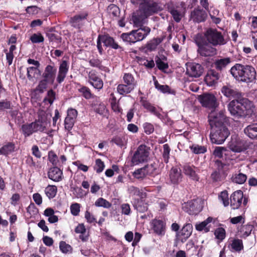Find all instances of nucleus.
<instances>
[{
	"mask_svg": "<svg viewBox=\"0 0 257 257\" xmlns=\"http://www.w3.org/2000/svg\"><path fill=\"white\" fill-rule=\"evenodd\" d=\"M195 41L197 45L198 52L202 56H211L217 52L215 47L224 45L226 43L221 32L215 29L209 28L204 32V35L198 34Z\"/></svg>",
	"mask_w": 257,
	"mask_h": 257,
	"instance_id": "1",
	"label": "nucleus"
},
{
	"mask_svg": "<svg viewBox=\"0 0 257 257\" xmlns=\"http://www.w3.org/2000/svg\"><path fill=\"white\" fill-rule=\"evenodd\" d=\"M162 9L159 4L152 0H143L140 4L139 9L133 14L132 20L136 27H141L149 17Z\"/></svg>",
	"mask_w": 257,
	"mask_h": 257,
	"instance_id": "2",
	"label": "nucleus"
},
{
	"mask_svg": "<svg viewBox=\"0 0 257 257\" xmlns=\"http://www.w3.org/2000/svg\"><path fill=\"white\" fill-rule=\"evenodd\" d=\"M231 115L236 118H244L250 115L253 111V105L247 99H234L227 106Z\"/></svg>",
	"mask_w": 257,
	"mask_h": 257,
	"instance_id": "3",
	"label": "nucleus"
},
{
	"mask_svg": "<svg viewBox=\"0 0 257 257\" xmlns=\"http://www.w3.org/2000/svg\"><path fill=\"white\" fill-rule=\"evenodd\" d=\"M230 71L232 76L238 81L249 83L253 82L256 78L255 69L250 65L235 64Z\"/></svg>",
	"mask_w": 257,
	"mask_h": 257,
	"instance_id": "4",
	"label": "nucleus"
},
{
	"mask_svg": "<svg viewBox=\"0 0 257 257\" xmlns=\"http://www.w3.org/2000/svg\"><path fill=\"white\" fill-rule=\"evenodd\" d=\"M151 29L148 27H143L130 33H123L121 38L123 41L129 43H135L144 40L150 33Z\"/></svg>",
	"mask_w": 257,
	"mask_h": 257,
	"instance_id": "5",
	"label": "nucleus"
},
{
	"mask_svg": "<svg viewBox=\"0 0 257 257\" xmlns=\"http://www.w3.org/2000/svg\"><path fill=\"white\" fill-rule=\"evenodd\" d=\"M229 134L226 126L211 127L210 139L213 144H222L228 137Z\"/></svg>",
	"mask_w": 257,
	"mask_h": 257,
	"instance_id": "6",
	"label": "nucleus"
},
{
	"mask_svg": "<svg viewBox=\"0 0 257 257\" xmlns=\"http://www.w3.org/2000/svg\"><path fill=\"white\" fill-rule=\"evenodd\" d=\"M149 154V148L146 145H140L132 157V164L134 165H137L147 162L148 160Z\"/></svg>",
	"mask_w": 257,
	"mask_h": 257,
	"instance_id": "7",
	"label": "nucleus"
},
{
	"mask_svg": "<svg viewBox=\"0 0 257 257\" xmlns=\"http://www.w3.org/2000/svg\"><path fill=\"white\" fill-rule=\"evenodd\" d=\"M101 43L106 47H111L114 49L119 48V45L115 42L113 38L108 35H99L97 39V47L100 54L103 52Z\"/></svg>",
	"mask_w": 257,
	"mask_h": 257,
	"instance_id": "8",
	"label": "nucleus"
},
{
	"mask_svg": "<svg viewBox=\"0 0 257 257\" xmlns=\"http://www.w3.org/2000/svg\"><path fill=\"white\" fill-rule=\"evenodd\" d=\"M200 199H194L182 204L183 210L190 215L198 214L202 210Z\"/></svg>",
	"mask_w": 257,
	"mask_h": 257,
	"instance_id": "9",
	"label": "nucleus"
},
{
	"mask_svg": "<svg viewBox=\"0 0 257 257\" xmlns=\"http://www.w3.org/2000/svg\"><path fill=\"white\" fill-rule=\"evenodd\" d=\"M225 117L223 111H212L209 115V121L211 127L225 126Z\"/></svg>",
	"mask_w": 257,
	"mask_h": 257,
	"instance_id": "10",
	"label": "nucleus"
},
{
	"mask_svg": "<svg viewBox=\"0 0 257 257\" xmlns=\"http://www.w3.org/2000/svg\"><path fill=\"white\" fill-rule=\"evenodd\" d=\"M203 67L198 63H190L186 65V74L192 77H199L203 72Z\"/></svg>",
	"mask_w": 257,
	"mask_h": 257,
	"instance_id": "11",
	"label": "nucleus"
},
{
	"mask_svg": "<svg viewBox=\"0 0 257 257\" xmlns=\"http://www.w3.org/2000/svg\"><path fill=\"white\" fill-rule=\"evenodd\" d=\"M200 103L203 106L214 108L217 106L218 103L214 95L210 94H205L199 97Z\"/></svg>",
	"mask_w": 257,
	"mask_h": 257,
	"instance_id": "12",
	"label": "nucleus"
},
{
	"mask_svg": "<svg viewBox=\"0 0 257 257\" xmlns=\"http://www.w3.org/2000/svg\"><path fill=\"white\" fill-rule=\"evenodd\" d=\"M77 116V111L73 108L67 110V115L64 121L65 129L70 131L73 127Z\"/></svg>",
	"mask_w": 257,
	"mask_h": 257,
	"instance_id": "13",
	"label": "nucleus"
},
{
	"mask_svg": "<svg viewBox=\"0 0 257 257\" xmlns=\"http://www.w3.org/2000/svg\"><path fill=\"white\" fill-rule=\"evenodd\" d=\"M88 82L95 89H101L103 86V82L97 73L93 70L89 72L88 74Z\"/></svg>",
	"mask_w": 257,
	"mask_h": 257,
	"instance_id": "14",
	"label": "nucleus"
},
{
	"mask_svg": "<svg viewBox=\"0 0 257 257\" xmlns=\"http://www.w3.org/2000/svg\"><path fill=\"white\" fill-rule=\"evenodd\" d=\"M48 124L47 116L45 113L42 112L39 116V118L33 122V132H43Z\"/></svg>",
	"mask_w": 257,
	"mask_h": 257,
	"instance_id": "15",
	"label": "nucleus"
},
{
	"mask_svg": "<svg viewBox=\"0 0 257 257\" xmlns=\"http://www.w3.org/2000/svg\"><path fill=\"white\" fill-rule=\"evenodd\" d=\"M57 68L53 65H48L45 68L42 76L48 83H53L57 73Z\"/></svg>",
	"mask_w": 257,
	"mask_h": 257,
	"instance_id": "16",
	"label": "nucleus"
},
{
	"mask_svg": "<svg viewBox=\"0 0 257 257\" xmlns=\"http://www.w3.org/2000/svg\"><path fill=\"white\" fill-rule=\"evenodd\" d=\"M243 198V192L237 190L232 194L230 196V205L233 209H238L241 205Z\"/></svg>",
	"mask_w": 257,
	"mask_h": 257,
	"instance_id": "17",
	"label": "nucleus"
},
{
	"mask_svg": "<svg viewBox=\"0 0 257 257\" xmlns=\"http://www.w3.org/2000/svg\"><path fill=\"white\" fill-rule=\"evenodd\" d=\"M221 92L224 96L229 98H233L237 99L241 96L240 93L230 85L223 86L221 88Z\"/></svg>",
	"mask_w": 257,
	"mask_h": 257,
	"instance_id": "18",
	"label": "nucleus"
},
{
	"mask_svg": "<svg viewBox=\"0 0 257 257\" xmlns=\"http://www.w3.org/2000/svg\"><path fill=\"white\" fill-rule=\"evenodd\" d=\"M69 69V65L66 61L63 60L60 64L56 80L61 83L65 79Z\"/></svg>",
	"mask_w": 257,
	"mask_h": 257,
	"instance_id": "19",
	"label": "nucleus"
},
{
	"mask_svg": "<svg viewBox=\"0 0 257 257\" xmlns=\"http://www.w3.org/2000/svg\"><path fill=\"white\" fill-rule=\"evenodd\" d=\"M228 248L231 252H239L243 249V242L238 238H232L229 240Z\"/></svg>",
	"mask_w": 257,
	"mask_h": 257,
	"instance_id": "20",
	"label": "nucleus"
},
{
	"mask_svg": "<svg viewBox=\"0 0 257 257\" xmlns=\"http://www.w3.org/2000/svg\"><path fill=\"white\" fill-rule=\"evenodd\" d=\"M152 228L154 232L158 235L164 234L165 229V224L161 220L153 219L151 222Z\"/></svg>",
	"mask_w": 257,
	"mask_h": 257,
	"instance_id": "21",
	"label": "nucleus"
},
{
	"mask_svg": "<svg viewBox=\"0 0 257 257\" xmlns=\"http://www.w3.org/2000/svg\"><path fill=\"white\" fill-rule=\"evenodd\" d=\"M220 77V74L214 70L209 71L205 76V81L208 86L215 84Z\"/></svg>",
	"mask_w": 257,
	"mask_h": 257,
	"instance_id": "22",
	"label": "nucleus"
},
{
	"mask_svg": "<svg viewBox=\"0 0 257 257\" xmlns=\"http://www.w3.org/2000/svg\"><path fill=\"white\" fill-rule=\"evenodd\" d=\"M170 180L171 183L177 184L182 180V174L180 169L177 168H172L169 173Z\"/></svg>",
	"mask_w": 257,
	"mask_h": 257,
	"instance_id": "23",
	"label": "nucleus"
},
{
	"mask_svg": "<svg viewBox=\"0 0 257 257\" xmlns=\"http://www.w3.org/2000/svg\"><path fill=\"white\" fill-rule=\"evenodd\" d=\"M197 170L195 167L189 165H185L183 168L184 174L191 179L195 181H198L199 179V177L197 173Z\"/></svg>",
	"mask_w": 257,
	"mask_h": 257,
	"instance_id": "24",
	"label": "nucleus"
},
{
	"mask_svg": "<svg viewBox=\"0 0 257 257\" xmlns=\"http://www.w3.org/2000/svg\"><path fill=\"white\" fill-rule=\"evenodd\" d=\"M62 171L58 167H53L50 169L48 172V177L50 179L59 182L62 179Z\"/></svg>",
	"mask_w": 257,
	"mask_h": 257,
	"instance_id": "25",
	"label": "nucleus"
},
{
	"mask_svg": "<svg viewBox=\"0 0 257 257\" xmlns=\"http://www.w3.org/2000/svg\"><path fill=\"white\" fill-rule=\"evenodd\" d=\"M87 14L83 13L75 16L71 18L72 26L76 28H80L83 25L84 21L86 19Z\"/></svg>",
	"mask_w": 257,
	"mask_h": 257,
	"instance_id": "26",
	"label": "nucleus"
},
{
	"mask_svg": "<svg viewBox=\"0 0 257 257\" xmlns=\"http://www.w3.org/2000/svg\"><path fill=\"white\" fill-rule=\"evenodd\" d=\"M214 219L212 217H208L206 220L201 222L197 223L195 224V228L197 230L201 231L204 230L205 232H207L210 230V225H209L212 222Z\"/></svg>",
	"mask_w": 257,
	"mask_h": 257,
	"instance_id": "27",
	"label": "nucleus"
},
{
	"mask_svg": "<svg viewBox=\"0 0 257 257\" xmlns=\"http://www.w3.org/2000/svg\"><path fill=\"white\" fill-rule=\"evenodd\" d=\"M244 133L249 138L257 140V123L247 125L244 129Z\"/></svg>",
	"mask_w": 257,
	"mask_h": 257,
	"instance_id": "28",
	"label": "nucleus"
},
{
	"mask_svg": "<svg viewBox=\"0 0 257 257\" xmlns=\"http://www.w3.org/2000/svg\"><path fill=\"white\" fill-rule=\"evenodd\" d=\"M253 228V226L252 225L246 224L242 225L238 228V235L240 237L246 238L250 234Z\"/></svg>",
	"mask_w": 257,
	"mask_h": 257,
	"instance_id": "29",
	"label": "nucleus"
},
{
	"mask_svg": "<svg viewBox=\"0 0 257 257\" xmlns=\"http://www.w3.org/2000/svg\"><path fill=\"white\" fill-rule=\"evenodd\" d=\"M230 63L229 58L226 57L218 59L215 60L213 63V66L218 71H221Z\"/></svg>",
	"mask_w": 257,
	"mask_h": 257,
	"instance_id": "30",
	"label": "nucleus"
},
{
	"mask_svg": "<svg viewBox=\"0 0 257 257\" xmlns=\"http://www.w3.org/2000/svg\"><path fill=\"white\" fill-rule=\"evenodd\" d=\"M206 17L205 12L200 10H195L191 13V18L193 21L199 23L204 21Z\"/></svg>",
	"mask_w": 257,
	"mask_h": 257,
	"instance_id": "31",
	"label": "nucleus"
},
{
	"mask_svg": "<svg viewBox=\"0 0 257 257\" xmlns=\"http://www.w3.org/2000/svg\"><path fill=\"white\" fill-rule=\"evenodd\" d=\"M134 208L139 212L143 213L148 209V204L143 200H137L134 203Z\"/></svg>",
	"mask_w": 257,
	"mask_h": 257,
	"instance_id": "32",
	"label": "nucleus"
},
{
	"mask_svg": "<svg viewBox=\"0 0 257 257\" xmlns=\"http://www.w3.org/2000/svg\"><path fill=\"white\" fill-rule=\"evenodd\" d=\"M135 87L125 84H120L117 87V91L118 93L121 95H125L131 93Z\"/></svg>",
	"mask_w": 257,
	"mask_h": 257,
	"instance_id": "33",
	"label": "nucleus"
},
{
	"mask_svg": "<svg viewBox=\"0 0 257 257\" xmlns=\"http://www.w3.org/2000/svg\"><path fill=\"white\" fill-rule=\"evenodd\" d=\"M192 230V225L191 223H187L182 228L180 232L181 235L183 236V238L186 239L191 235Z\"/></svg>",
	"mask_w": 257,
	"mask_h": 257,
	"instance_id": "34",
	"label": "nucleus"
},
{
	"mask_svg": "<svg viewBox=\"0 0 257 257\" xmlns=\"http://www.w3.org/2000/svg\"><path fill=\"white\" fill-rule=\"evenodd\" d=\"M155 88L163 93L175 94L174 90H172L169 86L167 85H161L156 80L154 82Z\"/></svg>",
	"mask_w": 257,
	"mask_h": 257,
	"instance_id": "35",
	"label": "nucleus"
},
{
	"mask_svg": "<svg viewBox=\"0 0 257 257\" xmlns=\"http://www.w3.org/2000/svg\"><path fill=\"white\" fill-rule=\"evenodd\" d=\"M44 215L48 217V221L51 223H54L58 221V216L54 215V211L51 208H47L45 210Z\"/></svg>",
	"mask_w": 257,
	"mask_h": 257,
	"instance_id": "36",
	"label": "nucleus"
},
{
	"mask_svg": "<svg viewBox=\"0 0 257 257\" xmlns=\"http://www.w3.org/2000/svg\"><path fill=\"white\" fill-rule=\"evenodd\" d=\"M15 146L14 144L11 143H9L4 145L0 149V154L7 156L14 151Z\"/></svg>",
	"mask_w": 257,
	"mask_h": 257,
	"instance_id": "37",
	"label": "nucleus"
},
{
	"mask_svg": "<svg viewBox=\"0 0 257 257\" xmlns=\"http://www.w3.org/2000/svg\"><path fill=\"white\" fill-rule=\"evenodd\" d=\"M229 152L223 147H216L213 152V155L218 158H223V155H227Z\"/></svg>",
	"mask_w": 257,
	"mask_h": 257,
	"instance_id": "38",
	"label": "nucleus"
},
{
	"mask_svg": "<svg viewBox=\"0 0 257 257\" xmlns=\"http://www.w3.org/2000/svg\"><path fill=\"white\" fill-rule=\"evenodd\" d=\"M75 231L77 233L81 234L79 236V238L83 241H85L88 239V236L84 235L86 232V228L83 224H79L75 228Z\"/></svg>",
	"mask_w": 257,
	"mask_h": 257,
	"instance_id": "39",
	"label": "nucleus"
},
{
	"mask_svg": "<svg viewBox=\"0 0 257 257\" xmlns=\"http://www.w3.org/2000/svg\"><path fill=\"white\" fill-rule=\"evenodd\" d=\"M228 147L234 152L239 153L244 150V148L240 142H234L233 140L229 143Z\"/></svg>",
	"mask_w": 257,
	"mask_h": 257,
	"instance_id": "40",
	"label": "nucleus"
},
{
	"mask_svg": "<svg viewBox=\"0 0 257 257\" xmlns=\"http://www.w3.org/2000/svg\"><path fill=\"white\" fill-rule=\"evenodd\" d=\"M124 84L129 85L133 87H136V83L134 76L130 73H125L123 76Z\"/></svg>",
	"mask_w": 257,
	"mask_h": 257,
	"instance_id": "41",
	"label": "nucleus"
},
{
	"mask_svg": "<svg viewBox=\"0 0 257 257\" xmlns=\"http://www.w3.org/2000/svg\"><path fill=\"white\" fill-rule=\"evenodd\" d=\"M232 181L236 184H243L247 179L246 175L239 173L236 174L232 176Z\"/></svg>",
	"mask_w": 257,
	"mask_h": 257,
	"instance_id": "42",
	"label": "nucleus"
},
{
	"mask_svg": "<svg viewBox=\"0 0 257 257\" xmlns=\"http://www.w3.org/2000/svg\"><path fill=\"white\" fill-rule=\"evenodd\" d=\"M143 105L144 108H145L151 113H153L156 116H158V117H160V113L157 110V108L152 105L150 103L147 101H145L143 102Z\"/></svg>",
	"mask_w": 257,
	"mask_h": 257,
	"instance_id": "43",
	"label": "nucleus"
},
{
	"mask_svg": "<svg viewBox=\"0 0 257 257\" xmlns=\"http://www.w3.org/2000/svg\"><path fill=\"white\" fill-rule=\"evenodd\" d=\"M57 187L54 185H48L45 188V193L49 198L54 197L57 193Z\"/></svg>",
	"mask_w": 257,
	"mask_h": 257,
	"instance_id": "44",
	"label": "nucleus"
},
{
	"mask_svg": "<svg viewBox=\"0 0 257 257\" xmlns=\"http://www.w3.org/2000/svg\"><path fill=\"white\" fill-rule=\"evenodd\" d=\"M95 205L97 207H102L105 208H109L111 207V204L103 198H99L95 202Z\"/></svg>",
	"mask_w": 257,
	"mask_h": 257,
	"instance_id": "45",
	"label": "nucleus"
},
{
	"mask_svg": "<svg viewBox=\"0 0 257 257\" xmlns=\"http://www.w3.org/2000/svg\"><path fill=\"white\" fill-rule=\"evenodd\" d=\"M128 193L132 196H136L142 197L143 195V192L137 187L130 186L127 189Z\"/></svg>",
	"mask_w": 257,
	"mask_h": 257,
	"instance_id": "46",
	"label": "nucleus"
},
{
	"mask_svg": "<svg viewBox=\"0 0 257 257\" xmlns=\"http://www.w3.org/2000/svg\"><path fill=\"white\" fill-rule=\"evenodd\" d=\"M146 175H147V173L144 167L139 169L133 173L134 177L138 179H143Z\"/></svg>",
	"mask_w": 257,
	"mask_h": 257,
	"instance_id": "47",
	"label": "nucleus"
},
{
	"mask_svg": "<svg viewBox=\"0 0 257 257\" xmlns=\"http://www.w3.org/2000/svg\"><path fill=\"white\" fill-rule=\"evenodd\" d=\"M190 149L196 154H203L207 151V149L205 147L198 145H193L190 147Z\"/></svg>",
	"mask_w": 257,
	"mask_h": 257,
	"instance_id": "48",
	"label": "nucleus"
},
{
	"mask_svg": "<svg viewBox=\"0 0 257 257\" xmlns=\"http://www.w3.org/2000/svg\"><path fill=\"white\" fill-rule=\"evenodd\" d=\"M170 13L176 22H179L183 17L181 12L175 8L171 9L170 10Z\"/></svg>",
	"mask_w": 257,
	"mask_h": 257,
	"instance_id": "49",
	"label": "nucleus"
},
{
	"mask_svg": "<svg viewBox=\"0 0 257 257\" xmlns=\"http://www.w3.org/2000/svg\"><path fill=\"white\" fill-rule=\"evenodd\" d=\"M219 199L222 201L224 206L229 205L228 193L226 191H222L218 196Z\"/></svg>",
	"mask_w": 257,
	"mask_h": 257,
	"instance_id": "50",
	"label": "nucleus"
},
{
	"mask_svg": "<svg viewBox=\"0 0 257 257\" xmlns=\"http://www.w3.org/2000/svg\"><path fill=\"white\" fill-rule=\"evenodd\" d=\"M59 248L60 250L64 253H67L71 252L72 248L68 244H67L65 241H61L59 243Z\"/></svg>",
	"mask_w": 257,
	"mask_h": 257,
	"instance_id": "51",
	"label": "nucleus"
},
{
	"mask_svg": "<svg viewBox=\"0 0 257 257\" xmlns=\"http://www.w3.org/2000/svg\"><path fill=\"white\" fill-rule=\"evenodd\" d=\"M214 235L216 238L222 241L225 237V230L223 228H218L215 230Z\"/></svg>",
	"mask_w": 257,
	"mask_h": 257,
	"instance_id": "52",
	"label": "nucleus"
},
{
	"mask_svg": "<svg viewBox=\"0 0 257 257\" xmlns=\"http://www.w3.org/2000/svg\"><path fill=\"white\" fill-rule=\"evenodd\" d=\"M104 168V163L100 159H96L95 161V164L94 167V169L96 172L98 173L102 172Z\"/></svg>",
	"mask_w": 257,
	"mask_h": 257,
	"instance_id": "53",
	"label": "nucleus"
},
{
	"mask_svg": "<svg viewBox=\"0 0 257 257\" xmlns=\"http://www.w3.org/2000/svg\"><path fill=\"white\" fill-rule=\"evenodd\" d=\"M70 211L71 214L74 216H77L80 211V205L77 203H74L70 206Z\"/></svg>",
	"mask_w": 257,
	"mask_h": 257,
	"instance_id": "54",
	"label": "nucleus"
},
{
	"mask_svg": "<svg viewBox=\"0 0 257 257\" xmlns=\"http://www.w3.org/2000/svg\"><path fill=\"white\" fill-rule=\"evenodd\" d=\"M80 92H81L83 96L86 99H90L92 97V94H91L90 90L89 88L83 86L79 89Z\"/></svg>",
	"mask_w": 257,
	"mask_h": 257,
	"instance_id": "55",
	"label": "nucleus"
},
{
	"mask_svg": "<svg viewBox=\"0 0 257 257\" xmlns=\"http://www.w3.org/2000/svg\"><path fill=\"white\" fill-rule=\"evenodd\" d=\"M22 130L24 135L26 137L31 135L32 133V123L29 124L23 125Z\"/></svg>",
	"mask_w": 257,
	"mask_h": 257,
	"instance_id": "56",
	"label": "nucleus"
},
{
	"mask_svg": "<svg viewBox=\"0 0 257 257\" xmlns=\"http://www.w3.org/2000/svg\"><path fill=\"white\" fill-rule=\"evenodd\" d=\"M160 42L161 40L159 39H153L147 44L148 49L151 51L155 50Z\"/></svg>",
	"mask_w": 257,
	"mask_h": 257,
	"instance_id": "57",
	"label": "nucleus"
},
{
	"mask_svg": "<svg viewBox=\"0 0 257 257\" xmlns=\"http://www.w3.org/2000/svg\"><path fill=\"white\" fill-rule=\"evenodd\" d=\"M40 63L38 61L33 60V76L39 77L41 74V71L39 69Z\"/></svg>",
	"mask_w": 257,
	"mask_h": 257,
	"instance_id": "58",
	"label": "nucleus"
},
{
	"mask_svg": "<svg viewBox=\"0 0 257 257\" xmlns=\"http://www.w3.org/2000/svg\"><path fill=\"white\" fill-rule=\"evenodd\" d=\"M47 83H48V81L46 80L45 79L41 80L37 87L35 90V91L42 93L46 88Z\"/></svg>",
	"mask_w": 257,
	"mask_h": 257,
	"instance_id": "59",
	"label": "nucleus"
},
{
	"mask_svg": "<svg viewBox=\"0 0 257 257\" xmlns=\"http://www.w3.org/2000/svg\"><path fill=\"white\" fill-rule=\"evenodd\" d=\"M170 149L168 144H165L163 145V157L164 158V162L166 163H168L169 155H170Z\"/></svg>",
	"mask_w": 257,
	"mask_h": 257,
	"instance_id": "60",
	"label": "nucleus"
},
{
	"mask_svg": "<svg viewBox=\"0 0 257 257\" xmlns=\"http://www.w3.org/2000/svg\"><path fill=\"white\" fill-rule=\"evenodd\" d=\"M55 98V93L52 90H50L47 92V95L46 97L44 99V101H48V102L52 104Z\"/></svg>",
	"mask_w": 257,
	"mask_h": 257,
	"instance_id": "61",
	"label": "nucleus"
},
{
	"mask_svg": "<svg viewBox=\"0 0 257 257\" xmlns=\"http://www.w3.org/2000/svg\"><path fill=\"white\" fill-rule=\"evenodd\" d=\"M90 65L92 67H97L100 70L104 68L101 64V61L97 59H92L89 61Z\"/></svg>",
	"mask_w": 257,
	"mask_h": 257,
	"instance_id": "62",
	"label": "nucleus"
},
{
	"mask_svg": "<svg viewBox=\"0 0 257 257\" xmlns=\"http://www.w3.org/2000/svg\"><path fill=\"white\" fill-rule=\"evenodd\" d=\"M144 132L147 134H151L154 132V128L152 124L149 122H145L143 124Z\"/></svg>",
	"mask_w": 257,
	"mask_h": 257,
	"instance_id": "63",
	"label": "nucleus"
},
{
	"mask_svg": "<svg viewBox=\"0 0 257 257\" xmlns=\"http://www.w3.org/2000/svg\"><path fill=\"white\" fill-rule=\"evenodd\" d=\"M120 208L121 213L125 215H128L131 213L130 205L127 203H123L121 205Z\"/></svg>",
	"mask_w": 257,
	"mask_h": 257,
	"instance_id": "64",
	"label": "nucleus"
}]
</instances>
